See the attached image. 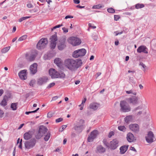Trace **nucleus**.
Masks as SVG:
<instances>
[{"instance_id": "obj_1", "label": "nucleus", "mask_w": 156, "mask_h": 156, "mask_svg": "<svg viewBox=\"0 0 156 156\" xmlns=\"http://www.w3.org/2000/svg\"><path fill=\"white\" fill-rule=\"evenodd\" d=\"M64 64L66 68L72 72H75L81 66L82 62L81 59L76 60L68 58L65 60Z\"/></svg>"}, {"instance_id": "obj_2", "label": "nucleus", "mask_w": 156, "mask_h": 156, "mask_svg": "<svg viewBox=\"0 0 156 156\" xmlns=\"http://www.w3.org/2000/svg\"><path fill=\"white\" fill-rule=\"evenodd\" d=\"M120 111L123 112H129L131 110V108L129 105L125 100L121 101L120 103Z\"/></svg>"}, {"instance_id": "obj_3", "label": "nucleus", "mask_w": 156, "mask_h": 156, "mask_svg": "<svg viewBox=\"0 0 156 156\" xmlns=\"http://www.w3.org/2000/svg\"><path fill=\"white\" fill-rule=\"evenodd\" d=\"M37 142V140L34 138L26 141L24 143V146L26 149H29L35 146Z\"/></svg>"}, {"instance_id": "obj_4", "label": "nucleus", "mask_w": 156, "mask_h": 156, "mask_svg": "<svg viewBox=\"0 0 156 156\" xmlns=\"http://www.w3.org/2000/svg\"><path fill=\"white\" fill-rule=\"evenodd\" d=\"M66 40L65 37H62L59 39L57 44V47L59 50L62 51L66 47Z\"/></svg>"}, {"instance_id": "obj_5", "label": "nucleus", "mask_w": 156, "mask_h": 156, "mask_svg": "<svg viewBox=\"0 0 156 156\" xmlns=\"http://www.w3.org/2000/svg\"><path fill=\"white\" fill-rule=\"evenodd\" d=\"M48 41L47 38H42L38 42L36 46L38 50L44 49L48 44Z\"/></svg>"}, {"instance_id": "obj_6", "label": "nucleus", "mask_w": 156, "mask_h": 156, "mask_svg": "<svg viewBox=\"0 0 156 156\" xmlns=\"http://www.w3.org/2000/svg\"><path fill=\"white\" fill-rule=\"evenodd\" d=\"M68 42L73 46L80 45L81 42V40L79 38L74 37H71L68 39Z\"/></svg>"}, {"instance_id": "obj_7", "label": "nucleus", "mask_w": 156, "mask_h": 156, "mask_svg": "<svg viewBox=\"0 0 156 156\" xmlns=\"http://www.w3.org/2000/svg\"><path fill=\"white\" fill-rule=\"evenodd\" d=\"M86 53V50L84 48H82L74 51L72 56L75 58H77L79 57L84 56Z\"/></svg>"}, {"instance_id": "obj_8", "label": "nucleus", "mask_w": 156, "mask_h": 156, "mask_svg": "<svg viewBox=\"0 0 156 156\" xmlns=\"http://www.w3.org/2000/svg\"><path fill=\"white\" fill-rule=\"evenodd\" d=\"M7 95L4 96L3 99L0 103V105L2 107H5L7 105V101L11 97V94L10 93L8 92Z\"/></svg>"}, {"instance_id": "obj_9", "label": "nucleus", "mask_w": 156, "mask_h": 156, "mask_svg": "<svg viewBox=\"0 0 156 156\" xmlns=\"http://www.w3.org/2000/svg\"><path fill=\"white\" fill-rule=\"evenodd\" d=\"M119 141L116 139H113L110 142L109 147L111 150H114L118 147Z\"/></svg>"}, {"instance_id": "obj_10", "label": "nucleus", "mask_w": 156, "mask_h": 156, "mask_svg": "<svg viewBox=\"0 0 156 156\" xmlns=\"http://www.w3.org/2000/svg\"><path fill=\"white\" fill-rule=\"evenodd\" d=\"M129 128L135 133H137L139 131V127L138 124H131L129 125Z\"/></svg>"}, {"instance_id": "obj_11", "label": "nucleus", "mask_w": 156, "mask_h": 156, "mask_svg": "<svg viewBox=\"0 0 156 156\" xmlns=\"http://www.w3.org/2000/svg\"><path fill=\"white\" fill-rule=\"evenodd\" d=\"M34 133V131L33 130H29L27 132L25 133L23 135V138L26 140H29L32 137Z\"/></svg>"}, {"instance_id": "obj_12", "label": "nucleus", "mask_w": 156, "mask_h": 156, "mask_svg": "<svg viewBox=\"0 0 156 156\" xmlns=\"http://www.w3.org/2000/svg\"><path fill=\"white\" fill-rule=\"evenodd\" d=\"M154 137L153 132L150 131L148 133L147 136L145 137L146 141L148 143H152L154 141L153 138Z\"/></svg>"}, {"instance_id": "obj_13", "label": "nucleus", "mask_w": 156, "mask_h": 156, "mask_svg": "<svg viewBox=\"0 0 156 156\" xmlns=\"http://www.w3.org/2000/svg\"><path fill=\"white\" fill-rule=\"evenodd\" d=\"M48 80V79L47 77L43 76L40 77L37 80V84L41 86L46 83Z\"/></svg>"}, {"instance_id": "obj_14", "label": "nucleus", "mask_w": 156, "mask_h": 156, "mask_svg": "<svg viewBox=\"0 0 156 156\" xmlns=\"http://www.w3.org/2000/svg\"><path fill=\"white\" fill-rule=\"evenodd\" d=\"M37 65L36 63L31 65L30 68V73L33 75L35 74L37 72Z\"/></svg>"}, {"instance_id": "obj_15", "label": "nucleus", "mask_w": 156, "mask_h": 156, "mask_svg": "<svg viewBox=\"0 0 156 156\" xmlns=\"http://www.w3.org/2000/svg\"><path fill=\"white\" fill-rule=\"evenodd\" d=\"M27 70L26 69L21 71L18 73L19 77L22 80H25L27 78Z\"/></svg>"}, {"instance_id": "obj_16", "label": "nucleus", "mask_w": 156, "mask_h": 156, "mask_svg": "<svg viewBox=\"0 0 156 156\" xmlns=\"http://www.w3.org/2000/svg\"><path fill=\"white\" fill-rule=\"evenodd\" d=\"M126 100L130 104L136 105L137 103L138 99L136 97L133 96L132 98H127Z\"/></svg>"}, {"instance_id": "obj_17", "label": "nucleus", "mask_w": 156, "mask_h": 156, "mask_svg": "<svg viewBox=\"0 0 156 156\" xmlns=\"http://www.w3.org/2000/svg\"><path fill=\"white\" fill-rule=\"evenodd\" d=\"M76 133H81L83 129V126L82 125L77 124L74 126L73 128Z\"/></svg>"}, {"instance_id": "obj_18", "label": "nucleus", "mask_w": 156, "mask_h": 156, "mask_svg": "<svg viewBox=\"0 0 156 156\" xmlns=\"http://www.w3.org/2000/svg\"><path fill=\"white\" fill-rule=\"evenodd\" d=\"M49 74L51 76L52 78H55L57 77V73L58 72L55 69L51 68L49 70Z\"/></svg>"}, {"instance_id": "obj_19", "label": "nucleus", "mask_w": 156, "mask_h": 156, "mask_svg": "<svg viewBox=\"0 0 156 156\" xmlns=\"http://www.w3.org/2000/svg\"><path fill=\"white\" fill-rule=\"evenodd\" d=\"M147 48L145 46H140L137 49V51L138 53H141L142 52L144 53H148V51H147Z\"/></svg>"}, {"instance_id": "obj_20", "label": "nucleus", "mask_w": 156, "mask_h": 156, "mask_svg": "<svg viewBox=\"0 0 156 156\" xmlns=\"http://www.w3.org/2000/svg\"><path fill=\"white\" fill-rule=\"evenodd\" d=\"M106 151V149L101 145H98L96 147V152L97 153H103Z\"/></svg>"}, {"instance_id": "obj_21", "label": "nucleus", "mask_w": 156, "mask_h": 156, "mask_svg": "<svg viewBox=\"0 0 156 156\" xmlns=\"http://www.w3.org/2000/svg\"><path fill=\"white\" fill-rule=\"evenodd\" d=\"M48 130V129L46 127L43 125H41L40 126L38 131L43 136L47 132Z\"/></svg>"}, {"instance_id": "obj_22", "label": "nucleus", "mask_w": 156, "mask_h": 156, "mask_svg": "<svg viewBox=\"0 0 156 156\" xmlns=\"http://www.w3.org/2000/svg\"><path fill=\"white\" fill-rule=\"evenodd\" d=\"M129 145H126L121 147L119 148L120 153L121 154H124L127 150Z\"/></svg>"}, {"instance_id": "obj_23", "label": "nucleus", "mask_w": 156, "mask_h": 156, "mask_svg": "<svg viewBox=\"0 0 156 156\" xmlns=\"http://www.w3.org/2000/svg\"><path fill=\"white\" fill-rule=\"evenodd\" d=\"M126 137L128 141L129 142H132L133 141L134 136L131 133H129L127 134Z\"/></svg>"}, {"instance_id": "obj_24", "label": "nucleus", "mask_w": 156, "mask_h": 156, "mask_svg": "<svg viewBox=\"0 0 156 156\" xmlns=\"http://www.w3.org/2000/svg\"><path fill=\"white\" fill-rule=\"evenodd\" d=\"M99 105L100 104L98 103H94L90 104L89 106L90 108L96 110L98 109Z\"/></svg>"}, {"instance_id": "obj_25", "label": "nucleus", "mask_w": 156, "mask_h": 156, "mask_svg": "<svg viewBox=\"0 0 156 156\" xmlns=\"http://www.w3.org/2000/svg\"><path fill=\"white\" fill-rule=\"evenodd\" d=\"M50 42H56L58 40V38L57 35V33L55 32V34L51 36L50 38Z\"/></svg>"}, {"instance_id": "obj_26", "label": "nucleus", "mask_w": 156, "mask_h": 156, "mask_svg": "<svg viewBox=\"0 0 156 156\" xmlns=\"http://www.w3.org/2000/svg\"><path fill=\"white\" fill-rule=\"evenodd\" d=\"M132 116L131 115H129L126 116L124 118L125 122L127 124H128L132 121Z\"/></svg>"}, {"instance_id": "obj_27", "label": "nucleus", "mask_w": 156, "mask_h": 156, "mask_svg": "<svg viewBox=\"0 0 156 156\" xmlns=\"http://www.w3.org/2000/svg\"><path fill=\"white\" fill-rule=\"evenodd\" d=\"M57 76L56 78H60L63 79L65 77L66 75L64 72L61 71L60 72H58L57 73Z\"/></svg>"}, {"instance_id": "obj_28", "label": "nucleus", "mask_w": 156, "mask_h": 156, "mask_svg": "<svg viewBox=\"0 0 156 156\" xmlns=\"http://www.w3.org/2000/svg\"><path fill=\"white\" fill-rule=\"evenodd\" d=\"M98 133V131L96 130H94L91 132L90 135L92 136L93 138H95L97 136Z\"/></svg>"}, {"instance_id": "obj_29", "label": "nucleus", "mask_w": 156, "mask_h": 156, "mask_svg": "<svg viewBox=\"0 0 156 156\" xmlns=\"http://www.w3.org/2000/svg\"><path fill=\"white\" fill-rule=\"evenodd\" d=\"M17 103H12L11 105V108L13 110H16L17 108Z\"/></svg>"}, {"instance_id": "obj_30", "label": "nucleus", "mask_w": 156, "mask_h": 156, "mask_svg": "<svg viewBox=\"0 0 156 156\" xmlns=\"http://www.w3.org/2000/svg\"><path fill=\"white\" fill-rule=\"evenodd\" d=\"M135 8L137 9L142 8L144 7V5L143 4L137 3L135 5Z\"/></svg>"}, {"instance_id": "obj_31", "label": "nucleus", "mask_w": 156, "mask_h": 156, "mask_svg": "<svg viewBox=\"0 0 156 156\" xmlns=\"http://www.w3.org/2000/svg\"><path fill=\"white\" fill-rule=\"evenodd\" d=\"M118 128L119 130L123 132H125L126 130V128L124 126H119Z\"/></svg>"}, {"instance_id": "obj_32", "label": "nucleus", "mask_w": 156, "mask_h": 156, "mask_svg": "<svg viewBox=\"0 0 156 156\" xmlns=\"http://www.w3.org/2000/svg\"><path fill=\"white\" fill-rule=\"evenodd\" d=\"M61 59L59 58H57L54 60V63L56 64L57 66H59L61 62Z\"/></svg>"}, {"instance_id": "obj_33", "label": "nucleus", "mask_w": 156, "mask_h": 156, "mask_svg": "<svg viewBox=\"0 0 156 156\" xmlns=\"http://www.w3.org/2000/svg\"><path fill=\"white\" fill-rule=\"evenodd\" d=\"M57 44V42H50V47L51 49L53 50L55 48Z\"/></svg>"}, {"instance_id": "obj_34", "label": "nucleus", "mask_w": 156, "mask_h": 156, "mask_svg": "<svg viewBox=\"0 0 156 156\" xmlns=\"http://www.w3.org/2000/svg\"><path fill=\"white\" fill-rule=\"evenodd\" d=\"M10 46H8L3 48L1 51L2 53H5L7 52L10 49Z\"/></svg>"}, {"instance_id": "obj_35", "label": "nucleus", "mask_w": 156, "mask_h": 156, "mask_svg": "<svg viewBox=\"0 0 156 156\" xmlns=\"http://www.w3.org/2000/svg\"><path fill=\"white\" fill-rule=\"evenodd\" d=\"M36 56L34 55H31L29 57L27 58L28 60L30 62H31L34 61L35 58Z\"/></svg>"}, {"instance_id": "obj_36", "label": "nucleus", "mask_w": 156, "mask_h": 156, "mask_svg": "<svg viewBox=\"0 0 156 156\" xmlns=\"http://www.w3.org/2000/svg\"><path fill=\"white\" fill-rule=\"evenodd\" d=\"M50 133L49 132H48L44 138V140L46 141H48L50 137Z\"/></svg>"}, {"instance_id": "obj_37", "label": "nucleus", "mask_w": 156, "mask_h": 156, "mask_svg": "<svg viewBox=\"0 0 156 156\" xmlns=\"http://www.w3.org/2000/svg\"><path fill=\"white\" fill-rule=\"evenodd\" d=\"M43 136L42 135L41 133H40L38 131V133L35 135V139L36 140H39Z\"/></svg>"}, {"instance_id": "obj_38", "label": "nucleus", "mask_w": 156, "mask_h": 156, "mask_svg": "<svg viewBox=\"0 0 156 156\" xmlns=\"http://www.w3.org/2000/svg\"><path fill=\"white\" fill-rule=\"evenodd\" d=\"M103 143L104 145H105L107 147H109L110 144H109L107 141V140L106 139H104L103 140Z\"/></svg>"}, {"instance_id": "obj_39", "label": "nucleus", "mask_w": 156, "mask_h": 156, "mask_svg": "<svg viewBox=\"0 0 156 156\" xmlns=\"http://www.w3.org/2000/svg\"><path fill=\"white\" fill-rule=\"evenodd\" d=\"M27 36L26 35H24L20 37L19 38L18 41H21L25 40L27 38Z\"/></svg>"}, {"instance_id": "obj_40", "label": "nucleus", "mask_w": 156, "mask_h": 156, "mask_svg": "<svg viewBox=\"0 0 156 156\" xmlns=\"http://www.w3.org/2000/svg\"><path fill=\"white\" fill-rule=\"evenodd\" d=\"M94 139H95L94 138H93L92 136L90 135L87 138V141L89 142H91L93 141Z\"/></svg>"}, {"instance_id": "obj_41", "label": "nucleus", "mask_w": 156, "mask_h": 156, "mask_svg": "<svg viewBox=\"0 0 156 156\" xmlns=\"http://www.w3.org/2000/svg\"><path fill=\"white\" fill-rule=\"evenodd\" d=\"M30 17V16H25L19 19V21L21 22L24 20H25L29 18Z\"/></svg>"}, {"instance_id": "obj_42", "label": "nucleus", "mask_w": 156, "mask_h": 156, "mask_svg": "<svg viewBox=\"0 0 156 156\" xmlns=\"http://www.w3.org/2000/svg\"><path fill=\"white\" fill-rule=\"evenodd\" d=\"M108 12L110 13H114L115 12V10L112 8L107 9Z\"/></svg>"}, {"instance_id": "obj_43", "label": "nucleus", "mask_w": 156, "mask_h": 156, "mask_svg": "<svg viewBox=\"0 0 156 156\" xmlns=\"http://www.w3.org/2000/svg\"><path fill=\"white\" fill-rule=\"evenodd\" d=\"M102 6L100 4H98L96 5H94L92 7L93 9H100L102 8Z\"/></svg>"}, {"instance_id": "obj_44", "label": "nucleus", "mask_w": 156, "mask_h": 156, "mask_svg": "<svg viewBox=\"0 0 156 156\" xmlns=\"http://www.w3.org/2000/svg\"><path fill=\"white\" fill-rule=\"evenodd\" d=\"M55 85V83L54 82L51 83L48 85V86L47 87V88L48 89L54 86Z\"/></svg>"}, {"instance_id": "obj_45", "label": "nucleus", "mask_w": 156, "mask_h": 156, "mask_svg": "<svg viewBox=\"0 0 156 156\" xmlns=\"http://www.w3.org/2000/svg\"><path fill=\"white\" fill-rule=\"evenodd\" d=\"M90 109L91 108H90L87 110V116H89L92 114V111Z\"/></svg>"}, {"instance_id": "obj_46", "label": "nucleus", "mask_w": 156, "mask_h": 156, "mask_svg": "<svg viewBox=\"0 0 156 156\" xmlns=\"http://www.w3.org/2000/svg\"><path fill=\"white\" fill-rule=\"evenodd\" d=\"M39 9V7L38 6H36L33 9H32V11H33L34 12H37L38 11Z\"/></svg>"}, {"instance_id": "obj_47", "label": "nucleus", "mask_w": 156, "mask_h": 156, "mask_svg": "<svg viewBox=\"0 0 156 156\" xmlns=\"http://www.w3.org/2000/svg\"><path fill=\"white\" fill-rule=\"evenodd\" d=\"M114 20L115 21L118 20L119 18H120V16L119 15H115L114 16Z\"/></svg>"}, {"instance_id": "obj_48", "label": "nucleus", "mask_w": 156, "mask_h": 156, "mask_svg": "<svg viewBox=\"0 0 156 156\" xmlns=\"http://www.w3.org/2000/svg\"><path fill=\"white\" fill-rule=\"evenodd\" d=\"M35 81L34 80H32L30 81L29 85L30 86H33L34 84L35 83Z\"/></svg>"}, {"instance_id": "obj_49", "label": "nucleus", "mask_w": 156, "mask_h": 156, "mask_svg": "<svg viewBox=\"0 0 156 156\" xmlns=\"http://www.w3.org/2000/svg\"><path fill=\"white\" fill-rule=\"evenodd\" d=\"M63 120V119L62 118H59L56 119L55 122L57 123L59 122H62Z\"/></svg>"}, {"instance_id": "obj_50", "label": "nucleus", "mask_w": 156, "mask_h": 156, "mask_svg": "<svg viewBox=\"0 0 156 156\" xmlns=\"http://www.w3.org/2000/svg\"><path fill=\"white\" fill-rule=\"evenodd\" d=\"M129 81L130 82L133 83L135 84L136 83L135 81L134 80L133 77H130L129 79Z\"/></svg>"}, {"instance_id": "obj_51", "label": "nucleus", "mask_w": 156, "mask_h": 156, "mask_svg": "<svg viewBox=\"0 0 156 156\" xmlns=\"http://www.w3.org/2000/svg\"><path fill=\"white\" fill-rule=\"evenodd\" d=\"M63 26V25L62 24H59L58 25H57L55 26L52 29V30L55 29L57 28H59L60 27L62 26Z\"/></svg>"}, {"instance_id": "obj_52", "label": "nucleus", "mask_w": 156, "mask_h": 156, "mask_svg": "<svg viewBox=\"0 0 156 156\" xmlns=\"http://www.w3.org/2000/svg\"><path fill=\"white\" fill-rule=\"evenodd\" d=\"M114 133L113 131L110 132L108 134V137L109 138H111L112 136L114 135Z\"/></svg>"}, {"instance_id": "obj_53", "label": "nucleus", "mask_w": 156, "mask_h": 156, "mask_svg": "<svg viewBox=\"0 0 156 156\" xmlns=\"http://www.w3.org/2000/svg\"><path fill=\"white\" fill-rule=\"evenodd\" d=\"M62 30L63 31V32L65 33H66L68 32V29L64 27L62 28Z\"/></svg>"}, {"instance_id": "obj_54", "label": "nucleus", "mask_w": 156, "mask_h": 156, "mask_svg": "<svg viewBox=\"0 0 156 156\" xmlns=\"http://www.w3.org/2000/svg\"><path fill=\"white\" fill-rule=\"evenodd\" d=\"M139 65L142 66L144 69H145L146 67V66L142 62H140Z\"/></svg>"}, {"instance_id": "obj_55", "label": "nucleus", "mask_w": 156, "mask_h": 156, "mask_svg": "<svg viewBox=\"0 0 156 156\" xmlns=\"http://www.w3.org/2000/svg\"><path fill=\"white\" fill-rule=\"evenodd\" d=\"M4 113L3 111L0 109V118H2L3 117Z\"/></svg>"}, {"instance_id": "obj_56", "label": "nucleus", "mask_w": 156, "mask_h": 156, "mask_svg": "<svg viewBox=\"0 0 156 156\" xmlns=\"http://www.w3.org/2000/svg\"><path fill=\"white\" fill-rule=\"evenodd\" d=\"M89 28H92L93 29H95L96 28V27L95 26H92L91 23H89L88 24Z\"/></svg>"}, {"instance_id": "obj_57", "label": "nucleus", "mask_w": 156, "mask_h": 156, "mask_svg": "<svg viewBox=\"0 0 156 156\" xmlns=\"http://www.w3.org/2000/svg\"><path fill=\"white\" fill-rule=\"evenodd\" d=\"M67 127V126L65 125H63L62 126V128L61 129V130H60V131L61 132H62L63 130L66 128Z\"/></svg>"}, {"instance_id": "obj_58", "label": "nucleus", "mask_w": 156, "mask_h": 156, "mask_svg": "<svg viewBox=\"0 0 156 156\" xmlns=\"http://www.w3.org/2000/svg\"><path fill=\"white\" fill-rule=\"evenodd\" d=\"M73 18V16H72L67 15L65 17V19H67L68 18Z\"/></svg>"}, {"instance_id": "obj_59", "label": "nucleus", "mask_w": 156, "mask_h": 156, "mask_svg": "<svg viewBox=\"0 0 156 156\" xmlns=\"http://www.w3.org/2000/svg\"><path fill=\"white\" fill-rule=\"evenodd\" d=\"M76 134L75 133H74V132H72L71 133V137H72V138H74V137H75L76 136Z\"/></svg>"}, {"instance_id": "obj_60", "label": "nucleus", "mask_w": 156, "mask_h": 156, "mask_svg": "<svg viewBox=\"0 0 156 156\" xmlns=\"http://www.w3.org/2000/svg\"><path fill=\"white\" fill-rule=\"evenodd\" d=\"M73 1L75 4H78L80 2V1L79 0H73Z\"/></svg>"}, {"instance_id": "obj_61", "label": "nucleus", "mask_w": 156, "mask_h": 156, "mask_svg": "<svg viewBox=\"0 0 156 156\" xmlns=\"http://www.w3.org/2000/svg\"><path fill=\"white\" fill-rule=\"evenodd\" d=\"M22 143L21 142H19V144L18 146V147L21 150L22 149Z\"/></svg>"}, {"instance_id": "obj_62", "label": "nucleus", "mask_w": 156, "mask_h": 156, "mask_svg": "<svg viewBox=\"0 0 156 156\" xmlns=\"http://www.w3.org/2000/svg\"><path fill=\"white\" fill-rule=\"evenodd\" d=\"M130 150L133 151L135 152H137V151L136 150V149L133 147H130Z\"/></svg>"}, {"instance_id": "obj_63", "label": "nucleus", "mask_w": 156, "mask_h": 156, "mask_svg": "<svg viewBox=\"0 0 156 156\" xmlns=\"http://www.w3.org/2000/svg\"><path fill=\"white\" fill-rule=\"evenodd\" d=\"M53 115L50 112H49L47 116L48 117L50 118Z\"/></svg>"}, {"instance_id": "obj_64", "label": "nucleus", "mask_w": 156, "mask_h": 156, "mask_svg": "<svg viewBox=\"0 0 156 156\" xmlns=\"http://www.w3.org/2000/svg\"><path fill=\"white\" fill-rule=\"evenodd\" d=\"M27 7L29 8H31L33 6V5L31 3H28L27 5Z\"/></svg>"}]
</instances>
